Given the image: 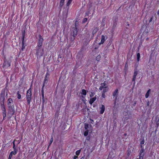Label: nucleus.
Segmentation results:
<instances>
[{
	"mask_svg": "<svg viewBox=\"0 0 159 159\" xmlns=\"http://www.w3.org/2000/svg\"><path fill=\"white\" fill-rule=\"evenodd\" d=\"M94 94L93 93H91V94L90 95V97H93V96H94Z\"/></svg>",
	"mask_w": 159,
	"mask_h": 159,
	"instance_id": "obj_34",
	"label": "nucleus"
},
{
	"mask_svg": "<svg viewBox=\"0 0 159 159\" xmlns=\"http://www.w3.org/2000/svg\"><path fill=\"white\" fill-rule=\"evenodd\" d=\"M80 159H84L83 157H82Z\"/></svg>",
	"mask_w": 159,
	"mask_h": 159,
	"instance_id": "obj_44",
	"label": "nucleus"
},
{
	"mask_svg": "<svg viewBox=\"0 0 159 159\" xmlns=\"http://www.w3.org/2000/svg\"><path fill=\"white\" fill-rule=\"evenodd\" d=\"M3 119H4V118L6 117V110L5 108L3 107Z\"/></svg>",
	"mask_w": 159,
	"mask_h": 159,
	"instance_id": "obj_13",
	"label": "nucleus"
},
{
	"mask_svg": "<svg viewBox=\"0 0 159 159\" xmlns=\"http://www.w3.org/2000/svg\"><path fill=\"white\" fill-rule=\"evenodd\" d=\"M88 130H86L84 132V136H86L88 135Z\"/></svg>",
	"mask_w": 159,
	"mask_h": 159,
	"instance_id": "obj_31",
	"label": "nucleus"
},
{
	"mask_svg": "<svg viewBox=\"0 0 159 159\" xmlns=\"http://www.w3.org/2000/svg\"><path fill=\"white\" fill-rule=\"evenodd\" d=\"M87 18H85L83 20V22L84 23H85L87 21Z\"/></svg>",
	"mask_w": 159,
	"mask_h": 159,
	"instance_id": "obj_33",
	"label": "nucleus"
},
{
	"mask_svg": "<svg viewBox=\"0 0 159 159\" xmlns=\"http://www.w3.org/2000/svg\"><path fill=\"white\" fill-rule=\"evenodd\" d=\"M72 0H69L67 3V6H69Z\"/></svg>",
	"mask_w": 159,
	"mask_h": 159,
	"instance_id": "obj_26",
	"label": "nucleus"
},
{
	"mask_svg": "<svg viewBox=\"0 0 159 159\" xmlns=\"http://www.w3.org/2000/svg\"><path fill=\"white\" fill-rule=\"evenodd\" d=\"M101 58V56L100 55H98L96 59L98 61H99L100 60Z\"/></svg>",
	"mask_w": 159,
	"mask_h": 159,
	"instance_id": "obj_18",
	"label": "nucleus"
},
{
	"mask_svg": "<svg viewBox=\"0 0 159 159\" xmlns=\"http://www.w3.org/2000/svg\"><path fill=\"white\" fill-rule=\"evenodd\" d=\"M124 116L123 118L125 121L127 120L129 118V116L128 113L127 112H125L124 113Z\"/></svg>",
	"mask_w": 159,
	"mask_h": 159,
	"instance_id": "obj_6",
	"label": "nucleus"
},
{
	"mask_svg": "<svg viewBox=\"0 0 159 159\" xmlns=\"http://www.w3.org/2000/svg\"><path fill=\"white\" fill-rule=\"evenodd\" d=\"M13 152H11L9 156L8 159H11L13 155H12Z\"/></svg>",
	"mask_w": 159,
	"mask_h": 159,
	"instance_id": "obj_28",
	"label": "nucleus"
},
{
	"mask_svg": "<svg viewBox=\"0 0 159 159\" xmlns=\"http://www.w3.org/2000/svg\"><path fill=\"white\" fill-rule=\"evenodd\" d=\"M43 41V39L41 36H39V38L38 41V43H42Z\"/></svg>",
	"mask_w": 159,
	"mask_h": 159,
	"instance_id": "obj_14",
	"label": "nucleus"
},
{
	"mask_svg": "<svg viewBox=\"0 0 159 159\" xmlns=\"http://www.w3.org/2000/svg\"><path fill=\"white\" fill-rule=\"evenodd\" d=\"M85 128L86 129V127L85 126Z\"/></svg>",
	"mask_w": 159,
	"mask_h": 159,
	"instance_id": "obj_47",
	"label": "nucleus"
},
{
	"mask_svg": "<svg viewBox=\"0 0 159 159\" xmlns=\"http://www.w3.org/2000/svg\"><path fill=\"white\" fill-rule=\"evenodd\" d=\"M144 143V141H142L141 142V144H143Z\"/></svg>",
	"mask_w": 159,
	"mask_h": 159,
	"instance_id": "obj_40",
	"label": "nucleus"
},
{
	"mask_svg": "<svg viewBox=\"0 0 159 159\" xmlns=\"http://www.w3.org/2000/svg\"><path fill=\"white\" fill-rule=\"evenodd\" d=\"M118 90L116 89L113 93V96L116 100L118 96Z\"/></svg>",
	"mask_w": 159,
	"mask_h": 159,
	"instance_id": "obj_8",
	"label": "nucleus"
},
{
	"mask_svg": "<svg viewBox=\"0 0 159 159\" xmlns=\"http://www.w3.org/2000/svg\"><path fill=\"white\" fill-rule=\"evenodd\" d=\"M78 157L76 156H75L74 157L73 159H76Z\"/></svg>",
	"mask_w": 159,
	"mask_h": 159,
	"instance_id": "obj_37",
	"label": "nucleus"
},
{
	"mask_svg": "<svg viewBox=\"0 0 159 159\" xmlns=\"http://www.w3.org/2000/svg\"><path fill=\"white\" fill-rule=\"evenodd\" d=\"M81 150H77L75 154L76 155L78 156L79 155L80 152Z\"/></svg>",
	"mask_w": 159,
	"mask_h": 159,
	"instance_id": "obj_21",
	"label": "nucleus"
},
{
	"mask_svg": "<svg viewBox=\"0 0 159 159\" xmlns=\"http://www.w3.org/2000/svg\"><path fill=\"white\" fill-rule=\"evenodd\" d=\"M10 66L11 64L9 62L7 61H5L4 62L3 65V68H6Z\"/></svg>",
	"mask_w": 159,
	"mask_h": 159,
	"instance_id": "obj_7",
	"label": "nucleus"
},
{
	"mask_svg": "<svg viewBox=\"0 0 159 159\" xmlns=\"http://www.w3.org/2000/svg\"><path fill=\"white\" fill-rule=\"evenodd\" d=\"M7 103L8 107H12V105L13 104V100L12 98H10L8 99Z\"/></svg>",
	"mask_w": 159,
	"mask_h": 159,
	"instance_id": "obj_5",
	"label": "nucleus"
},
{
	"mask_svg": "<svg viewBox=\"0 0 159 159\" xmlns=\"http://www.w3.org/2000/svg\"><path fill=\"white\" fill-rule=\"evenodd\" d=\"M100 113L101 114H102L104 112L105 110V107L104 105H102L100 108Z\"/></svg>",
	"mask_w": 159,
	"mask_h": 159,
	"instance_id": "obj_9",
	"label": "nucleus"
},
{
	"mask_svg": "<svg viewBox=\"0 0 159 159\" xmlns=\"http://www.w3.org/2000/svg\"><path fill=\"white\" fill-rule=\"evenodd\" d=\"M31 95V88H30L27 91L26 95V99L27 103L28 104H30V103Z\"/></svg>",
	"mask_w": 159,
	"mask_h": 159,
	"instance_id": "obj_2",
	"label": "nucleus"
},
{
	"mask_svg": "<svg viewBox=\"0 0 159 159\" xmlns=\"http://www.w3.org/2000/svg\"><path fill=\"white\" fill-rule=\"evenodd\" d=\"M42 43H38V44L37 47L38 48H41L42 46Z\"/></svg>",
	"mask_w": 159,
	"mask_h": 159,
	"instance_id": "obj_30",
	"label": "nucleus"
},
{
	"mask_svg": "<svg viewBox=\"0 0 159 159\" xmlns=\"http://www.w3.org/2000/svg\"><path fill=\"white\" fill-rule=\"evenodd\" d=\"M77 29L76 27L75 28H74V30H73V35L74 37H75V36H76L77 34Z\"/></svg>",
	"mask_w": 159,
	"mask_h": 159,
	"instance_id": "obj_12",
	"label": "nucleus"
},
{
	"mask_svg": "<svg viewBox=\"0 0 159 159\" xmlns=\"http://www.w3.org/2000/svg\"><path fill=\"white\" fill-rule=\"evenodd\" d=\"M53 140V137H52V138L51 139L50 143H49V146L52 143Z\"/></svg>",
	"mask_w": 159,
	"mask_h": 159,
	"instance_id": "obj_32",
	"label": "nucleus"
},
{
	"mask_svg": "<svg viewBox=\"0 0 159 159\" xmlns=\"http://www.w3.org/2000/svg\"><path fill=\"white\" fill-rule=\"evenodd\" d=\"M105 93H103L102 94V97L103 98H105Z\"/></svg>",
	"mask_w": 159,
	"mask_h": 159,
	"instance_id": "obj_35",
	"label": "nucleus"
},
{
	"mask_svg": "<svg viewBox=\"0 0 159 159\" xmlns=\"http://www.w3.org/2000/svg\"><path fill=\"white\" fill-rule=\"evenodd\" d=\"M13 148L14 149V150H17V149L16 148V147L15 145V141H14L13 142Z\"/></svg>",
	"mask_w": 159,
	"mask_h": 159,
	"instance_id": "obj_19",
	"label": "nucleus"
},
{
	"mask_svg": "<svg viewBox=\"0 0 159 159\" xmlns=\"http://www.w3.org/2000/svg\"><path fill=\"white\" fill-rule=\"evenodd\" d=\"M101 86L102 87H103V88H105L106 87V84L105 83H102L101 84Z\"/></svg>",
	"mask_w": 159,
	"mask_h": 159,
	"instance_id": "obj_25",
	"label": "nucleus"
},
{
	"mask_svg": "<svg viewBox=\"0 0 159 159\" xmlns=\"http://www.w3.org/2000/svg\"><path fill=\"white\" fill-rule=\"evenodd\" d=\"M105 41V37L104 35H102V36L101 42L99 43V45H100V44H103L104 43V42Z\"/></svg>",
	"mask_w": 159,
	"mask_h": 159,
	"instance_id": "obj_11",
	"label": "nucleus"
},
{
	"mask_svg": "<svg viewBox=\"0 0 159 159\" xmlns=\"http://www.w3.org/2000/svg\"><path fill=\"white\" fill-rule=\"evenodd\" d=\"M103 88L101 86L99 88V89L100 90H102V89Z\"/></svg>",
	"mask_w": 159,
	"mask_h": 159,
	"instance_id": "obj_39",
	"label": "nucleus"
},
{
	"mask_svg": "<svg viewBox=\"0 0 159 159\" xmlns=\"http://www.w3.org/2000/svg\"><path fill=\"white\" fill-rule=\"evenodd\" d=\"M17 98L19 99H20L21 98V95H20V94L19 93V91H18L17 92Z\"/></svg>",
	"mask_w": 159,
	"mask_h": 159,
	"instance_id": "obj_20",
	"label": "nucleus"
},
{
	"mask_svg": "<svg viewBox=\"0 0 159 159\" xmlns=\"http://www.w3.org/2000/svg\"><path fill=\"white\" fill-rule=\"evenodd\" d=\"M17 150H14L13 151H12L11 152H13L12 155H15L17 154Z\"/></svg>",
	"mask_w": 159,
	"mask_h": 159,
	"instance_id": "obj_23",
	"label": "nucleus"
},
{
	"mask_svg": "<svg viewBox=\"0 0 159 159\" xmlns=\"http://www.w3.org/2000/svg\"><path fill=\"white\" fill-rule=\"evenodd\" d=\"M104 89L103 90V93H105L106 92H107L108 90V89L106 87L105 88H103Z\"/></svg>",
	"mask_w": 159,
	"mask_h": 159,
	"instance_id": "obj_22",
	"label": "nucleus"
},
{
	"mask_svg": "<svg viewBox=\"0 0 159 159\" xmlns=\"http://www.w3.org/2000/svg\"><path fill=\"white\" fill-rule=\"evenodd\" d=\"M98 30L97 28L95 29L93 31V34H95Z\"/></svg>",
	"mask_w": 159,
	"mask_h": 159,
	"instance_id": "obj_29",
	"label": "nucleus"
},
{
	"mask_svg": "<svg viewBox=\"0 0 159 159\" xmlns=\"http://www.w3.org/2000/svg\"><path fill=\"white\" fill-rule=\"evenodd\" d=\"M157 14L158 15H159V9L157 11Z\"/></svg>",
	"mask_w": 159,
	"mask_h": 159,
	"instance_id": "obj_43",
	"label": "nucleus"
},
{
	"mask_svg": "<svg viewBox=\"0 0 159 159\" xmlns=\"http://www.w3.org/2000/svg\"><path fill=\"white\" fill-rule=\"evenodd\" d=\"M89 12H87V13H86V15L87 16H88L89 15Z\"/></svg>",
	"mask_w": 159,
	"mask_h": 159,
	"instance_id": "obj_41",
	"label": "nucleus"
},
{
	"mask_svg": "<svg viewBox=\"0 0 159 159\" xmlns=\"http://www.w3.org/2000/svg\"><path fill=\"white\" fill-rule=\"evenodd\" d=\"M144 152V149H142L140 151V156H142L143 158V154Z\"/></svg>",
	"mask_w": 159,
	"mask_h": 159,
	"instance_id": "obj_15",
	"label": "nucleus"
},
{
	"mask_svg": "<svg viewBox=\"0 0 159 159\" xmlns=\"http://www.w3.org/2000/svg\"><path fill=\"white\" fill-rule=\"evenodd\" d=\"M87 91L84 89L82 90L81 92L79 94V96L81 98L83 102H84L85 101V98L86 95Z\"/></svg>",
	"mask_w": 159,
	"mask_h": 159,
	"instance_id": "obj_1",
	"label": "nucleus"
},
{
	"mask_svg": "<svg viewBox=\"0 0 159 159\" xmlns=\"http://www.w3.org/2000/svg\"><path fill=\"white\" fill-rule=\"evenodd\" d=\"M22 44H23H23H24V43H23V41H22Z\"/></svg>",
	"mask_w": 159,
	"mask_h": 159,
	"instance_id": "obj_45",
	"label": "nucleus"
},
{
	"mask_svg": "<svg viewBox=\"0 0 159 159\" xmlns=\"http://www.w3.org/2000/svg\"><path fill=\"white\" fill-rule=\"evenodd\" d=\"M137 74H138L137 71L135 70L134 73L133 77H136V76L137 75Z\"/></svg>",
	"mask_w": 159,
	"mask_h": 159,
	"instance_id": "obj_24",
	"label": "nucleus"
},
{
	"mask_svg": "<svg viewBox=\"0 0 159 159\" xmlns=\"http://www.w3.org/2000/svg\"><path fill=\"white\" fill-rule=\"evenodd\" d=\"M152 20V18H151L149 20V22H151Z\"/></svg>",
	"mask_w": 159,
	"mask_h": 159,
	"instance_id": "obj_42",
	"label": "nucleus"
},
{
	"mask_svg": "<svg viewBox=\"0 0 159 159\" xmlns=\"http://www.w3.org/2000/svg\"><path fill=\"white\" fill-rule=\"evenodd\" d=\"M143 157H142V156H139V158H137V159H143Z\"/></svg>",
	"mask_w": 159,
	"mask_h": 159,
	"instance_id": "obj_36",
	"label": "nucleus"
},
{
	"mask_svg": "<svg viewBox=\"0 0 159 159\" xmlns=\"http://www.w3.org/2000/svg\"><path fill=\"white\" fill-rule=\"evenodd\" d=\"M43 97H44V96H43Z\"/></svg>",
	"mask_w": 159,
	"mask_h": 159,
	"instance_id": "obj_46",
	"label": "nucleus"
},
{
	"mask_svg": "<svg viewBox=\"0 0 159 159\" xmlns=\"http://www.w3.org/2000/svg\"><path fill=\"white\" fill-rule=\"evenodd\" d=\"M43 49H42L41 48H38L36 51V54L38 56H41L43 55Z\"/></svg>",
	"mask_w": 159,
	"mask_h": 159,
	"instance_id": "obj_3",
	"label": "nucleus"
},
{
	"mask_svg": "<svg viewBox=\"0 0 159 159\" xmlns=\"http://www.w3.org/2000/svg\"><path fill=\"white\" fill-rule=\"evenodd\" d=\"M150 91V89H149L147 92L146 93V95H145L146 98H147L148 97L149 95Z\"/></svg>",
	"mask_w": 159,
	"mask_h": 159,
	"instance_id": "obj_16",
	"label": "nucleus"
},
{
	"mask_svg": "<svg viewBox=\"0 0 159 159\" xmlns=\"http://www.w3.org/2000/svg\"><path fill=\"white\" fill-rule=\"evenodd\" d=\"M96 96L94 98H90L89 100V103L92 104L96 100Z\"/></svg>",
	"mask_w": 159,
	"mask_h": 159,
	"instance_id": "obj_10",
	"label": "nucleus"
},
{
	"mask_svg": "<svg viewBox=\"0 0 159 159\" xmlns=\"http://www.w3.org/2000/svg\"><path fill=\"white\" fill-rule=\"evenodd\" d=\"M136 78V77H133V81H135Z\"/></svg>",
	"mask_w": 159,
	"mask_h": 159,
	"instance_id": "obj_38",
	"label": "nucleus"
},
{
	"mask_svg": "<svg viewBox=\"0 0 159 159\" xmlns=\"http://www.w3.org/2000/svg\"><path fill=\"white\" fill-rule=\"evenodd\" d=\"M8 107L9 109L8 115L10 116H11L12 115L14 114L15 112L14 107L12 106L11 107Z\"/></svg>",
	"mask_w": 159,
	"mask_h": 159,
	"instance_id": "obj_4",
	"label": "nucleus"
},
{
	"mask_svg": "<svg viewBox=\"0 0 159 159\" xmlns=\"http://www.w3.org/2000/svg\"><path fill=\"white\" fill-rule=\"evenodd\" d=\"M137 60L138 61H139V60L140 58V54L139 53H138L137 54Z\"/></svg>",
	"mask_w": 159,
	"mask_h": 159,
	"instance_id": "obj_27",
	"label": "nucleus"
},
{
	"mask_svg": "<svg viewBox=\"0 0 159 159\" xmlns=\"http://www.w3.org/2000/svg\"><path fill=\"white\" fill-rule=\"evenodd\" d=\"M65 0H61V1L60 3V6L61 7L64 4Z\"/></svg>",
	"mask_w": 159,
	"mask_h": 159,
	"instance_id": "obj_17",
	"label": "nucleus"
}]
</instances>
